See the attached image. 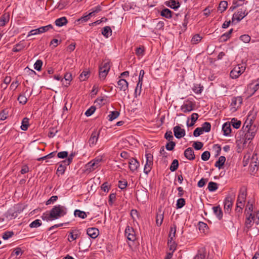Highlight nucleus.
<instances>
[{
    "mask_svg": "<svg viewBox=\"0 0 259 259\" xmlns=\"http://www.w3.org/2000/svg\"><path fill=\"white\" fill-rule=\"evenodd\" d=\"M50 212V216L55 220L65 215L67 212V209L65 206L58 204L54 206Z\"/></svg>",
    "mask_w": 259,
    "mask_h": 259,
    "instance_id": "nucleus-1",
    "label": "nucleus"
},
{
    "mask_svg": "<svg viewBox=\"0 0 259 259\" xmlns=\"http://www.w3.org/2000/svg\"><path fill=\"white\" fill-rule=\"evenodd\" d=\"M246 64L241 63L235 66L231 71L230 75L232 78L236 79L240 76L245 70Z\"/></svg>",
    "mask_w": 259,
    "mask_h": 259,
    "instance_id": "nucleus-2",
    "label": "nucleus"
},
{
    "mask_svg": "<svg viewBox=\"0 0 259 259\" xmlns=\"http://www.w3.org/2000/svg\"><path fill=\"white\" fill-rule=\"evenodd\" d=\"M53 28V26L51 24L48 25L47 26H42L38 28L33 29L30 31L28 32L27 35V37H29L31 35H36L41 34L46 32H47L50 29H52Z\"/></svg>",
    "mask_w": 259,
    "mask_h": 259,
    "instance_id": "nucleus-3",
    "label": "nucleus"
},
{
    "mask_svg": "<svg viewBox=\"0 0 259 259\" xmlns=\"http://www.w3.org/2000/svg\"><path fill=\"white\" fill-rule=\"evenodd\" d=\"M248 14V13L246 12V10L243 9H240L238 10L237 12H235L232 16V22L234 23L235 21H236L237 22H240L242 20L245 16H246Z\"/></svg>",
    "mask_w": 259,
    "mask_h": 259,
    "instance_id": "nucleus-4",
    "label": "nucleus"
},
{
    "mask_svg": "<svg viewBox=\"0 0 259 259\" xmlns=\"http://www.w3.org/2000/svg\"><path fill=\"white\" fill-rule=\"evenodd\" d=\"M246 190L245 189L241 188L237 200V205L243 206L246 197Z\"/></svg>",
    "mask_w": 259,
    "mask_h": 259,
    "instance_id": "nucleus-5",
    "label": "nucleus"
},
{
    "mask_svg": "<svg viewBox=\"0 0 259 259\" xmlns=\"http://www.w3.org/2000/svg\"><path fill=\"white\" fill-rule=\"evenodd\" d=\"M234 198V194H233L232 195H229L226 197L224 202V209L225 211L229 212L231 210Z\"/></svg>",
    "mask_w": 259,
    "mask_h": 259,
    "instance_id": "nucleus-6",
    "label": "nucleus"
},
{
    "mask_svg": "<svg viewBox=\"0 0 259 259\" xmlns=\"http://www.w3.org/2000/svg\"><path fill=\"white\" fill-rule=\"evenodd\" d=\"M136 195L137 200L142 203L146 202L148 199V191L146 190H138Z\"/></svg>",
    "mask_w": 259,
    "mask_h": 259,
    "instance_id": "nucleus-7",
    "label": "nucleus"
},
{
    "mask_svg": "<svg viewBox=\"0 0 259 259\" xmlns=\"http://www.w3.org/2000/svg\"><path fill=\"white\" fill-rule=\"evenodd\" d=\"M100 135V131H97V130H94L89 140V144L90 147H93L95 146L98 140L99 137Z\"/></svg>",
    "mask_w": 259,
    "mask_h": 259,
    "instance_id": "nucleus-8",
    "label": "nucleus"
},
{
    "mask_svg": "<svg viewBox=\"0 0 259 259\" xmlns=\"http://www.w3.org/2000/svg\"><path fill=\"white\" fill-rule=\"evenodd\" d=\"M117 88L119 90L124 92V94L126 95L128 91V82L124 79H120L117 81Z\"/></svg>",
    "mask_w": 259,
    "mask_h": 259,
    "instance_id": "nucleus-9",
    "label": "nucleus"
},
{
    "mask_svg": "<svg viewBox=\"0 0 259 259\" xmlns=\"http://www.w3.org/2000/svg\"><path fill=\"white\" fill-rule=\"evenodd\" d=\"M174 134L175 137L177 139H181L186 135L185 130L182 128L180 125H177L173 128Z\"/></svg>",
    "mask_w": 259,
    "mask_h": 259,
    "instance_id": "nucleus-10",
    "label": "nucleus"
},
{
    "mask_svg": "<svg viewBox=\"0 0 259 259\" xmlns=\"http://www.w3.org/2000/svg\"><path fill=\"white\" fill-rule=\"evenodd\" d=\"M129 168L132 172H134L140 166V163L138 161L134 158H132L128 161Z\"/></svg>",
    "mask_w": 259,
    "mask_h": 259,
    "instance_id": "nucleus-11",
    "label": "nucleus"
},
{
    "mask_svg": "<svg viewBox=\"0 0 259 259\" xmlns=\"http://www.w3.org/2000/svg\"><path fill=\"white\" fill-rule=\"evenodd\" d=\"M125 234L127 236V238L128 240L134 241L136 239L135 233L132 228H130L127 227L125 230Z\"/></svg>",
    "mask_w": 259,
    "mask_h": 259,
    "instance_id": "nucleus-12",
    "label": "nucleus"
},
{
    "mask_svg": "<svg viewBox=\"0 0 259 259\" xmlns=\"http://www.w3.org/2000/svg\"><path fill=\"white\" fill-rule=\"evenodd\" d=\"M256 130L251 129V127L248 129L247 132L244 135V142L252 140L255 135Z\"/></svg>",
    "mask_w": 259,
    "mask_h": 259,
    "instance_id": "nucleus-13",
    "label": "nucleus"
},
{
    "mask_svg": "<svg viewBox=\"0 0 259 259\" xmlns=\"http://www.w3.org/2000/svg\"><path fill=\"white\" fill-rule=\"evenodd\" d=\"M165 5L174 10H177L181 5L179 2H176L175 0L167 1L165 2Z\"/></svg>",
    "mask_w": 259,
    "mask_h": 259,
    "instance_id": "nucleus-14",
    "label": "nucleus"
},
{
    "mask_svg": "<svg viewBox=\"0 0 259 259\" xmlns=\"http://www.w3.org/2000/svg\"><path fill=\"white\" fill-rule=\"evenodd\" d=\"M87 234L93 239L97 238L99 235V230L96 228H90L87 230Z\"/></svg>",
    "mask_w": 259,
    "mask_h": 259,
    "instance_id": "nucleus-15",
    "label": "nucleus"
},
{
    "mask_svg": "<svg viewBox=\"0 0 259 259\" xmlns=\"http://www.w3.org/2000/svg\"><path fill=\"white\" fill-rule=\"evenodd\" d=\"M184 156L186 158L190 160H193L195 159L194 152L193 149L189 147L185 150L184 151Z\"/></svg>",
    "mask_w": 259,
    "mask_h": 259,
    "instance_id": "nucleus-16",
    "label": "nucleus"
},
{
    "mask_svg": "<svg viewBox=\"0 0 259 259\" xmlns=\"http://www.w3.org/2000/svg\"><path fill=\"white\" fill-rule=\"evenodd\" d=\"M254 215L252 213L249 214L248 215L246 214V220L245 222V225L246 227L249 229L252 226L253 224L252 223V221L254 220Z\"/></svg>",
    "mask_w": 259,
    "mask_h": 259,
    "instance_id": "nucleus-17",
    "label": "nucleus"
},
{
    "mask_svg": "<svg viewBox=\"0 0 259 259\" xmlns=\"http://www.w3.org/2000/svg\"><path fill=\"white\" fill-rule=\"evenodd\" d=\"M164 212L161 208H159L156 217V223L158 226H160L163 222Z\"/></svg>",
    "mask_w": 259,
    "mask_h": 259,
    "instance_id": "nucleus-18",
    "label": "nucleus"
},
{
    "mask_svg": "<svg viewBox=\"0 0 259 259\" xmlns=\"http://www.w3.org/2000/svg\"><path fill=\"white\" fill-rule=\"evenodd\" d=\"M10 20V14L9 13H5L0 17V26H4Z\"/></svg>",
    "mask_w": 259,
    "mask_h": 259,
    "instance_id": "nucleus-19",
    "label": "nucleus"
},
{
    "mask_svg": "<svg viewBox=\"0 0 259 259\" xmlns=\"http://www.w3.org/2000/svg\"><path fill=\"white\" fill-rule=\"evenodd\" d=\"M24 209V206L22 204H18L14 207V211L11 214L12 217L14 218L17 217V213H20L23 211Z\"/></svg>",
    "mask_w": 259,
    "mask_h": 259,
    "instance_id": "nucleus-20",
    "label": "nucleus"
},
{
    "mask_svg": "<svg viewBox=\"0 0 259 259\" xmlns=\"http://www.w3.org/2000/svg\"><path fill=\"white\" fill-rule=\"evenodd\" d=\"M177 230V226L176 224H174L172 226L170 227V232L168 235L169 239L168 240V242L169 243H171L173 241V238L175 237V235L176 233Z\"/></svg>",
    "mask_w": 259,
    "mask_h": 259,
    "instance_id": "nucleus-21",
    "label": "nucleus"
},
{
    "mask_svg": "<svg viewBox=\"0 0 259 259\" xmlns=\"http://www.w3.org/2000/svg\"><path fill=\"white\" fill-rule=\"evenodd\" d=\"M194 104H193L192 102H190L188 103L184 104L181 107V109L182 111L185 112H189L192 111L194 109Z\"/></svg>",
    "mask_w": 259,
    "mask_h": 259,
    "instance_id": "nucleus-22",
    "label": "nucleus"
},
{
    "mask_svg": "<svg viewBox=\"0 0 259 259\" xmlns=\"http://www.w3.org/2000/svg\"><path fill=\"white\" fill-rule=\"evenodd\" d=\"M222 131H223V134L224 136H229L231 132V123L230 122L225 123L223 125Z\"/></svg>",
    "mask_w": 259,
    "mask_h": 259,
    "instance_id": "nucleus-23",
    "label": "nucleus"
},
{
    "mask_svg": "<svg viewBox=\"0 0 259 259\" xmlns=\"http://www.w3.org/2000/svg\"><path fill=\"white\" fill-rule=\"evenodd\" d=\"M212 210L214 214L215 215L217 218L219 220H221L223 218V213L220 206L219 205L217 206H213L212 207Z\"/></svg>",
    "mask_w": 259,
    "mask_h": 259,
    "instance_id": "nucleus-24",
    "label": "nucleus"
},
{
    "mask_svg": "<svg viewBox=\"0 0 259 259\" xmlns=\"http://www.w3.org/2000/svg\"><path fill=\"white\" fill-rule=\"evenodd\" d=\"M66 163L63 162V161L61 162V163L59 164L57 170V175L59 176V175H63L65 172V171L66 169L67 166L69 165V164H66Z\"/></svg>",
    "mask_w": 259,
    "mask_h": 259,
    "instance_id": "nucleus-25",
    "label": "nucleus"
},
{
    "mask_svg": "<svg viewBox=\"0 0 259 259\" xmlns=\"http://www.w3.org/2000/svg\"><path fill=\"white\" fill-rule=\"evenodd\" d=\"M242 100L243 99H242V97L240 96L233 97L232 99L231 105L233 106L234 107H238L242 104Z\"/></svg>",
    "mask_w": 259,
    "mask_h": 259,
    "instance_id": "nucleus-26",
    "label": "nucleus"
},
{
    "mask_svg": "<svg viewBox=\"0 0 259 259\" xmlns=\"http://www.w3.org/2000/svg\"><path fill=\"white\" fill-rule=\"evenodd\" d=\"M233 31V29L231 28L228 32L222 34L219 38L220 42H225L231 37V34Z\"/></svg>",
    "mask_w": 259,
    "mask_h": 259,
    "instance_id": "nucleus-27",
    "label": "nucleus"
},
{
    "mask_svg": "<svg viewBox=\"0 0 259 259\" xmlns=\"http://www.w3.org/2000/svg\"><path fill=\"white\" fill-rule=\"evenodd\" d=\"M102 34L106 38H108L112 34V30L110 26H106L103 28Z\"/></svg>",
    "mask_w": 259,
    "mask_h": 259,
    "instance_id": "nucleus-28",
    "label": "nucleus"
},
{
    "mask_svg": "<svg viewBox=\"0 0 259 259\" xmlns=\"http://www.w3.org/2000/svg\"><path fill=\"white\" fill-rule=\"evenodd\" d=\"M172 12L167 8L163 9L160 12V15L167 19L172 17Z\"/></svg>",
    "mask_w": 259,
    "mask_h": 259,
    "instance_id": "nucleus-29",
    "label": "nucleus"
},
{
    "mask_svg": "<svg viewBox=\"0 0 259 259\" xmlns=\"http://www.w3.org/2000/svg\"><path fill=\"white\" fill-rule=\"evenodd\" d=\"M55 23L57 26L61 27L66 25L68 23V21L65 17H62L56 19Z\"/></svg>",
    "mask_w": 259,
    "mask_h": 259,
    "instance_id": "nucleus-30",
    "label": "nucleus"
},
{
    "mask_svg": "<svg viewBox=\"0 0 259 259\" xmlns=\"http://www.w3.org/2000/svg\"><path fill=\"white\" fill-rule=\"evenodd\" d=\"M199 115L197 113H194L191 116V122L189 124V119H188L187 121V125L188 126H192L194 125L195 123L197 121Z\"/></svg>",
    "mask_w": 259,
    "mask_h": 259,
    "instance_id": "nucleus-31",
    "label": "nucleus"
},
{
    "mask_svg": "<svg viewBox=\"0 0 259 259\" xmlns=\"http://www.w3.org/2000/svg\"><path fill=\"white\" fill-rule=\"evenodd\" d=\"M92 16V13H89L88 15H84L80 18L77 19L76 20V22L78 24H79L80 23H82L84 22H86L88 21L91 18V17Z\"/></svg>",
    "mask_w": 259,
    "mask_h": 259,
    "instance_id": "nucleus-32",
    "label": "nucleus"
},
{
    "mask_svg": "<svg viewBox=\"0 0 259 259\" xmlns=\"http://www.w3.org/2000/svg\"><path fill=\"white\" fill-rule=\"evenodd\" d=\"M226 157L224 156H221L219 158L218 160H217L214 164V166L217 167H218L220 169L224 164L226 161Z\"/></svg>",
    "mask_w": 259,
    "mask_h": 259,
    "instance_id": "nucleus-33",
    "label": "nucleus"
},
{
    "mask_svg": "<svg viewBox=\"0 0 259 259\" xmlns=\"http://www.w3.org/2000/svg\"><path fill=\"white\" fill-rule=\"evenodd\" d=\"M85 169L87 171L89 172H91L95 170L96 168H98L96 167V165L95 164V162L91 160L85 166Z\"/></svg>",
    "mask_w": 259,
    "mask_h": 259,
    "instance_id": "nucleus-34",
    "label": "nucleus"
},
{
    "mask_svg": "<svg viewBox=\"0 0 259 259\" xmlns=\"http://www.w3.org/2000/svg\"><path fill=\"white\" fill-rule=\"evenodd\" d=\"M227 7L228 2L226 1H222L219 4L218 11H220L221 13H223L227 9Z\"/></svg>",
    "mask_w": 259,
    "mask_h": 259,
    "instance_id": "nucleus-35",
    "label": "nucleus"
},
{
    "mask_svg": "<svg viewBox=\"0 0 259 259\" xmlns=\"http://www.w3.org/2000/svg\"><path fill=\"white\" fill-rule=\"evenodd\" d=\"M194 259H207L206 252L204 250H199Z\"/></svg>",
    "mask_w": 259,
    "mask_h": 259,
    "instance_id": "nucleus-36",
    "label": "nucleus"
},
{
    "mask_svg": "<svg viewBox=\"0 0 259 259\" xmlns=\"http://www.w3.org/2000/svg\"><path fill=\"white\" fill-rule=\"evenodd\" d=\"M28 126L29 119L27 117H25L22 120V124L21 125V129L22 131H25L28 129Z\"/></svg>",
    "mask_w": 259,
    "mask_h": 259,
    "instance_id": "nucleus-37",
    "label": "nucleus"
},
{
    "mask_svg": "<svg viewBox=\"0 0 259 259\" xmlns=\"http://www.w3.org/2000/svg\"><path fill=\"white\" fill-rule=\"evenodd\" d=\"M218 188V184L213 182H210L208 184L207 189L210 192H214L216 191Z\"/></svg>",
    "mask_w": 259,
    "mask_h": 259,
    "instance_id": "nucleus-38",
    "label": "nucleus"
},
{
    "mask_svg": "<svg viewBox=\"0 0 259 259\" xmlns=\"http://www.w3.org/2000/svg\"><path fill=\"white\" fill-rule=\"evenodd\" d=\"M119 115V112L117 111H113L110 112V114L108 116V120L109 121H112L116 119Z\"/></svg>",
    "mask_w": 259,
    "mask_h": 259,
    "instance_id": "nucleus-39",
    "label": "nucleus"
},
{
    "mask_svg": "<svg viewBox=\"0 0 259 259\" xmlns=\"http://www.w3.org/2000/svg\"><path fill=\"white\" fill-rule=\"evenodd\" d=\"M74 215L75 217H78L81 219H85L87 216L86 213L84 211L80 210L79 209H76L74 210Z\"/></svg>",
    "mask_w": 259,
    "mask_h": 259,
    "instance_id": "nucleus-40",
    "label": "nucleus"
},
{
    "mask_svg": "<svg viewBox=\"0 0 259 259\" xmlns=\"http://www.w3.org/2000/svg\"><path fill=\"white\" fill-rule=\"evenodd\" d=\"M90 71L88 70L83 71L79 75V78L81 81H84L89 77Z\"/></svg>",
    "mask_w": 259,
    "mask_h": 259,
    "instance_id": "nucleus-41",
    "label": "nucleus"
},
{
    "mask_svg": "<svg viewBox=\"0 0 259 259\" xmlns=\"http://www.w3.org/2000/svg\"><path fill=\"white\" fill-rule=\"evenodd\" d=\"M179 167V161L177 159H174L171 163L169 169L171 171H176Z\"/></svg>",
    "mask_w": 259,
    "mask_h": 259,
    "instance_id": "nucleus-42",
    "label": "nucleus"
},
{
    "mask_svg": "<svg viewBox=\"0 0 259 259\" xmlns=\"http://www.w3.org/2000/svg\"><path fill=\"white\" fill-rule=\"evenodd\" d=\"M64 79L66 80V84L63 83L65 87H68L70 84V82L72 80V74L70 73L67 72L65 74L64 76Z\"/></svg>",
    "mask_w": 259,
    "mask_h": 259,
    "instance_id": "nucleus-43",
    "label": "nucleus"
},
{
    "mask_svg": "<svg viewBox=\"0 0 259 259\" xmlns=\"http://www.w3.org/2000/svg\"><path fill=\"white\" fill-rule=\"evenodd\" d=\"M201 128L203 132L208 133L211 130V124L208 122H205L202 124Z\"/></svg>",
    "mask_w": 259,
    "mask_h": 259,
    "instance_id": "nucleus-44",
    "label": "nucleus"
},
{
    "mask_svg": "<svg viewBox=\"0 0 259 259\" xmlns=\"http://www.w3.org/2000/svg\"><path fill=\"white\" fill-rule=\"evenodd\" d=\"M233 127L236 129H238L240 127L241 122L240 120H238L237 119L233 118L231 120V123Z\"/></svg>",
    "mask_w": 259,
    "mask_h": 259,
    "instance_id": "nucleus-45",
    "label": "nucleus"
},
{
    "mask_svg": "<svg viewBox=\"0 0 259 259\" xmlns=\"http://www.w3.org/2000/svg\"><path fill=\"white\" fill-rule=\"evenodd\" d=\"M99 68L100 70L105 69L107 70L108 71L110 70V63L109 61H104L102 63L101 65L100 66Z\"/></svg>",
    "mask_w": 259,
    "mask_h": 259,
    "instance_id": "nucleus-46",
    "label": "nucleus"
},
{
    "mask_svg": "<svg viewBox=\"0 0 259 259\" xmlns=\"http://www.w3.org/2000/svg\"><path fill=\"white\" fill-rule=\"evenodd\" d=\"M109 71H108L107 70L105 69H102L100 70V68H99V75L100 79L101 80H104L108 74Z\"/></svg>",
    "mask_w": 259,
    "mask_h": 259,
    "instance_id": "nucleus-47",
    "label": "nucleus"
},
{
    "mask_svg": "<svg viewBox=\"0 0 259 259\" xmlns=\"http://www.w3.org/2000/svg\"><path fill=\"white\" fill-rule=\"evenodd\" d=\"M17 100L19 103L22 105L25 104L27 102V98L23 94H20L17 98Z\"/></svg>",
    "mask_w": 259,
    "mask_h": 259,
    "instance_id": "nucleus-48",
    "label": "nucleus"
},
{
    "mask_svg": "<svg viewBox=\"0 0 259 259\" xmlns=\"http://www.w3.org/2000/svg\"><path fill=\"white\" fill-rule=\"evenodd\" d=\"M185 203L186 201L185 199L182 198L178 199L176 203L177 208L179 209L182 208L185 205Z\"/></svg>",
    "mask_w": 259,
    "mask_h": 259,
    "instance_id": "nucleus-49",
    "label": "nucleus"
},
{
    "mask_svg": "<svg viewBox=\"0 0 259 259\" xmlns=\"http://www.w3.org/2000/svg\"><path fill=\"white\" fill-rule=\"evenodd\" d=\"M67 5V2L65 0H61L57 4L56 8L60 10H63Z\"/></svg>",
    "mask_w": 259,
    "mask_h": 259,
    "instance_id": "nucleus-50",
    "label": "nucleus"
},
{
    "mask_svg": "<svg viewBox=\"0 0 259 259\" xmlns=\"http://www.w3.org/2000/svg\"><path fill=\"white\" fill-rule=\"evenodd\" d=\"M24 48V46L23 44L19 42L14 46L13 49V51L14 52H18L23 50Z\"/></svg>",
    "mask_w": 259,
    "mask_h": 259,
    "instance_id": "nucleus-51",
    "label": "nucleus"
},
{
    "mask_svg": "<svg viewBox=\"0 0 259 259\" xmlns=\"http://www.w3.org/2000/svg\"><path fill=\"white\" fill-rule=\"evenodd\" d=\"M41 225V222L40 220L37 219L33 221L29 224V227L31 228H37Z\"/></svg>",
    "mask_w": 259,
    "mask_h": 259,
    "instance_id": "nucleus-52",
    "label": "nucleus"
},
{
    "mask_svg": "<svg viewBox=\"0 0 259 259\" xmlns=\"http://www.w3.org/2000/svg\"><path fill=\"white\" fill-rule=\"evenodd\" d=\"M176 146V143L172 141H169L166 145L165 148L168 151H172L174 150Z\"/></svg>",
    "mask_w": 259,
    "mask_h": 259,
    "instance_id": "nucleus-53",
    "label": "nucleus"
},
{
    "mask_svg": "<svg viewBox=\"0 0 259 259\" xmlns=\"http://www.w3.org/2000/svg\"><path fill=\"white\" fill-rule=\"evenodd\" d=\"M56 152H55V151L52 152L45 156L37 158V160L38 161H40L41 160H45L46 159L51 158L55 155Z\"/></svg>",
    "mask_w": 259,
    "mask_h": 259,
    "instance_id": "nucleus-54",
    "label": "nucleus"
},
{
    "mask_svg": "<svg viewBox=\"0 0 259 259\" xmlns=\"http://www.w3.org/2000/svg\"><path fill=\"white\" fill-rule=\"evenodd\" d=\"M51 213H48L47 212L44 213L41 216V218L44 221H46L47 222L54 220L53 218L50 216Z\"/></svg>",
    "mask_w": 259,
    "mask_h": 259,
    "instance_id": "nucleus-55",
    "label": "nucleus"
},
{
    "mask_svg": "<svg viewBox=\"0 0 259 259\" xmlns=\"http://www.w3.org/2000/svg\"><path fill=\"white\" fill-rule=\"evenodd\" d=\"M14 234V233L13 231H6L3 233L2 238L4 240H7L12 237Z\"/></svg>",
    "mask_w": 259,
    "mask_h": 259,
    "instance_id": "nucleus-56",
    "label": "nucleus"
},
{
    "mask_svg": "<svg viewBox=\"0 0 259 259\" xmlns=\"http://www.w3.org/2000/svg\"><path fill=\"white\" fill-rule=\"evenodd\" d=\"M202 39V37L199 34H196L193 36L191 39V42L193 44H198Z\"/></svg>",
    "mask_w": 259,
    "mask_h": 259,
    "instance_id": "nucleus-57",
    "label": "nucleus"
},
{
    "mask_svg": "<svg viewBox=\"0 0 259 259\" xmlns=\"http://www.w3.org/2000/svg\"><path fill=\"white\" fill-rule=\"evenodd\" d=\"M42 61L41 60H37L34 64V69L37 71H40L42 65Z\"/></svg>",
    "mask_w": 259,
    "mask_h": 259,
    "instance_id": "nucleus-58",
    "label": "nucleus"
},
{
    "mask_svg": "<svg viewBox=\"0 0 259 259\" xmlns=\"http://www.w3.org/2000/svg\"><path fill=\"white\" fill-rule=\"evenodd\" d=\"M136 54L138 56H143L144 54V47H139L137 48L135 51Z\"/></svg>",
    "mask_w": 259,
    "mask_h": 259,
    "instance_id": "nucleus-59",
    "label": "nucleus"
},
{
    "mask_svg": "<svg viewBox=\"0 0 259 259\" xmlns=\"http://www.w3.org/2000/svg\"><path fill=\"white\" fill-rule=\"evenodd\" d=\"M96 109V108L95 106H91L85 111V115L88 117L92 115L95 112Z\"/></svg>",
    "mask_w": 259,
    "mask_h": 259,
    "instance_id": "nucleus-60",
    "label": "nucleus"
},
{
    "mask_svg": "<svg viewBox=\"0 0 259 259\" xmlns=\"http://www.w3.org/2000/svg\"><path fill=\"white\" fill-rule=\"evenodd\" d=\"M240 39L245 43H248L250 41L251 38L248 34H243L240 36Z\"/></svg>",
    "mask_w": 259,
    "mask_h": 259,
    "instance_id": "nucleus-61",
    "label": "nucleus"
},
{
    "mask_svg": "<svg viewBox=\"0 0 259 259\" xmlns=\"http://www.w3.org/2000/svg\"><path fill=\"white\" fill-rule=\"evenodd\" d=\"M203 90V87H201L199 84H194L193 88V91L196 94H200Z\"/></svg>",
    "mask_w": 259,
    "mask_h": 259,
    "instance_id": "nucleus-62",
    "label": "nucleus"
},
{
    "mask_svg": "<svg viewBox=\"0 0 259 259\" xmlns=\"http://www.w3.org/2000/svg\"><path fill=\"white\" fill-rule=\"evenodd\" d=\"M203 146V143L201 142H194L193 144V147L195 148L196 150H200Z\"/></svg>",
    "mask_w": 259,
    "mask_h": 259,
    "instance_id": "nucleus-63",
    "label": "nucleus"
},
{
    "mask_svg": "<svg viewBox=\"0 0 259 259\" xmlns=\"http://www.w3.org/2000/svg\"><path fill=\"white\" fill-rule=\"evenodd\" d=\"M164 138L168 141H172L174 139L172 132L171 131H167L164 134Z\"/></svg>",
    "mask_w": 259,
    "mask_h": 259,
    "instance_id": "nucleus-64",
    "label": "nucleus"
}]
</instances>
